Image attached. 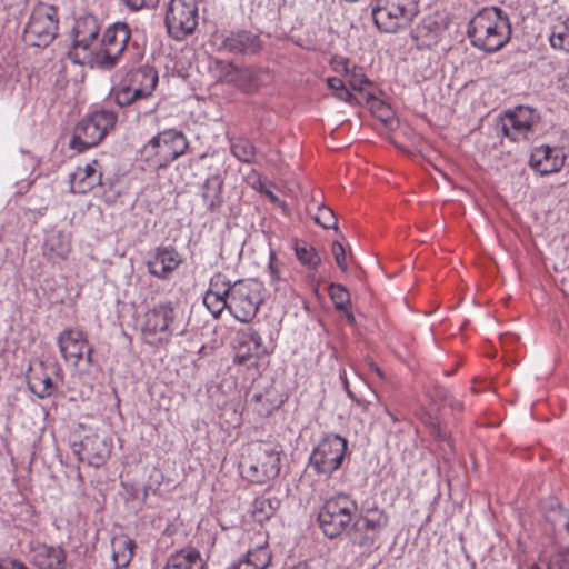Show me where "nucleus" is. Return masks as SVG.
I'll return each instance as SVG.
<instances>
[{
	"label": "nucleus",
	"mask_w": 569,
	"mask_h": 569,
	"mask_svg": "<svg viewBox=\"0 0 569 569\" xmlns=\"http://www.w3.org/2000/svg\"><path fill=\"white\" fill-rule=\"evenodd\" d=\"M468 36L473 47L487 52H495L510 39L511 26L501 9L486 8L470 21Z\"/></svg>",
	"instance_id": "1"
},
{
	"label": "nucleus",
	"mask_w": 569,
	"mask_h": 569,
	"mask_svg": "<svg viewBox=\"0 0 569 569\" xmlns=\"http://www.w3.org/2000/svg\"><path fill=\"white\" fill-rule=\"evenodd\" d=\"M100 26L97 18L86 14L78 18L72 29V40H86L98 38Z\"/></svg>",
	"instance_id": "33"
},
{
	"label": "nucleus",
	"mask_w": 569,
	"mask_h": 569,
	"mask_svg": "<svg viewBox=\"0 0 569 569\" xmlns=\"http://www.w3.org/2000/svg\"><path fill=\"white\" fill-rule=\"evenodd\" d=\"M292 569H312L307 562H299Z\"/></svg>",
	"instance_id": "57"
},
{
	"label": "nucleus",
	"mask_w": 569,
	"mask_h": 569,
	"mask_svg": "<svg viewBox=\"0 0 569 569\" xmlns=\"http://www.w3.org/2000/svg\"><path fill=\"white\" fill-rule=\"evenodd\" d=\"M57 9L47 3L37 4L24 28V40L30 46L47 47L57 36Z\"/></svg>",
	"instance_id": "9"
},
{
	"label": "nucleus",
	"mask_w": 569,
	"mask_h": 569,
	"mask_svg": "<svg viewBox=\"0 0 569 569\" xmlns=\"http://www.w3.org/2000/svg\"><path fill=\"white\" fill-rule=\"evenodd\" d=\"M443 33V27L435 19H425L419 27V34L427 38V44L436 43Z\"/></svg>",
	"instance_id": "42"
},
{
	"label": "nucleus",
	"mask_w": 569,
	"mask_h": 569,
	"mask_svg": "<svg viewBox=\"0 0 569 569\" xmlns=\"http://www.w3.org/2000/svg\"><path fill=\"white\" fill-rule=\"evenodd\" d=\"M166 26L170 36L177 40L193 32L198 26L196 0H171L166 13Z\"/></svg>",
	"instance_id": "11"
},
{
	"label": "nucleus",
	"mask_w": 569,
	"mask_h": 569,
	"mask_svg": "<svg viewBox=\"0 0 569 569\" xmlns=\"http://www.w3.org/2000/svg\"><path fill=\"white\" fill-rule=\"evenodd\" d=\"M332 70L340 74V79H345L348 73L352 70V63L343 57H333L331 60Z\"/></svg>",
	"instance_id": "47"
},
{
	"label": "nucleus",
	"mask_w": 569,
	"mask_h": 569,
	"mask_svg": "<svg viewBox=\"0 0 569 569\" xmlns=\"http://www.w3.org/2000/svg\"><path fill=\"white\" fill-rule=\"evenodd\" d=\"M241 282H242L241 280H237V281L233 282V284L238 286V284H241Z\"/></svg>",
	"instance_id": "59"
},
{
	"label": "nucleus",
	"mask_w": 569,
	"mask_h": 569,
	"mask_svg": "<svg viewBox=\"0 0 569 569\" xmlns=\"http://www.w3.org/2000/svg\"><path fill=\"white\" fill-rule=\"evenodd\" d=\"M347 449V439L335 433L326 435L312 449L309 466L317 475L329 477L342 466Z\"/></svg>",
	"instance_id": "8"
},
{
	"label": "nucleus",
	"mask_w": 569,
	"mask_h": 569,
	"mask_svg": "<svg viewBox=\"0 0 569 569\" xmlns=\"http://www.w3.org/2000/svg\"><path fill=\"white\" fill-rule=\"evenodd\" d=\"M136 542L127 535L114 536L111 540V558L114 569H124L133 558Z\"/></svg>",
	"instance_id": "27"
},
{
	"label": "nucleus",
	"mask_w": 569,
	"mask_h": 569,
	"mask_svg": "<svg viewBox=\"0 0 569 569\" xmlns=\"http://www.w3.org/2000/svg\"><path fill=\"white\" fill-rule=\"evenodd\" d=\"M130 28L124 22H116L103 33L100 41L103 68L113 67L130 40Z\"/></svg>",
	"instance_id": "13"
},
{
	"label": "nucleus",
	"mask_w": 569,
	"mask_h": 569,
	"mask_svg": "<svg viewBox=\"0 0 569 569\" xmlns=\"http://www.w3.org/2000/svg\"><path fill=\"white\" fill-rule=\"evenodd\" d=\"M418 13L416 0H373L371 14L377 28L387 33L406 29Z\"/></svg>",
	"instance_id": "3"
},
{
	"label": "nucleus",
	"mask_w": 569,
	"mask_h": 569,
	"mask_svg": "<svg viewBox=\"0 0 569 569\" xmlns=\"http://www.w3.org/2000/svg\"><path fill=\"white\" fill-rule=\"evenodd\" d=\"M326 289H328L329 291V295L331 297V300L333 301L335 303V307L339 310H342L345 311L348 320L350 322H353L355 321V317L353 315L348 311L347 307L349 306L350 303V293L349 291L347 290V287H325Z\"/></svg>",
	"instance_id": "38"
},
{
	"label": "nucleus",
	"mask_w": 569,
	"mask_h": 569,
	"mask_svg": "<svg viewBox=\"0 0 569 569\" xmlns=\"http://www.w3.org/2000/svg\"><path fill=\"white\" fill-rule=\"evenodd\" d=\"M64 559L61 548L47 545L38 546L32 555V561L39 569H62Z\"/></svg>",
	"instance_id": "28"
},
{
	"label": "nucleus",
	"mask_w": 569,
	"mask_h": 569,
	"mask_svg": "<svg viewBox=\"0 0 569 569\" xmlns=\"http://www.w3.org/2000/svg\"><path fill=\"white\" fill-rule=\"evenodd\" d=\"M539 113L526 106H519L506 113L502 119V131L512 141L528 139L539 123Z\"/></svg>",
	"instance_id": "12"
},
{
	"label": "nucleus",
	"mask_w": 569,
	"mask_h": 569,
	"mask_svg": "<svg viewBox=\"0 0 569 569\" xmlns=\"http://www.w3.org/2000/svg\"><path fill=\"white\" fill-rule=\"evenodd\" d=\"M182 259L172 247L157 248L152 258L148 262L150 273L167 279L169 274L178 268Z\"/></svg>",
	"instance_id": "24"
},
{
	"label": "nucleus",
	"mask_w": 569,
	"mask_h": 569,
	"mask_svg": "<svg viewBox=\"0 0 569 569\" xmlns=\"http://www.w3.org/2000/svg\"><path fill=\"white\" fill-rule=\"evenodd\" d=\"M158 83V72L149 66H143L130 72L127 79L122 80L114 92L117 104L124 107L136 100L149 97Z\"/></svg>",
	"instance_id": "10"
},
{
	"label": "nucleus",
	"mask_w": 569,
	"mask_h": 569,
	"mask_svg": "<svg viewBox=\"0 0 569 569\" xmlns=\"http://www.w3.org/2000/svg\"><path fill=\"white\" fill-rule=\"evenodd\" d=\"M549 42L552 49L569 52V17H558L555 19Z\"/></svg>",
	"instance_id": "31"
},
{
	"label": "nucleus",
	"mask_w": 569,
	"mask_h": 569,
	"mask_svg": "<svg viewBox=\"0 0 569 569\" xmlns=\"http://www.w3.org/2000/svg\"><path fill=\"white\" fill-rule=\"evenodd\" d=\"M331 251H332V254L335 257V260H336V263L338 264V267L342 271H346L348 268V263H347L346 251H345V248L342 247V244L338 241H335L332 243Z\"/></svg>",
	"instance_id": "48"
},
{
	"label": "nucleus",
	"mask_w": 569,
	"mask_h": 569,
	"mask_svg": "<svg viewBox=\"0 0 569 569\" xmlns=\"http://www.w3.org/2000/svg\"><path fill=\"white\" fill-rule=\"evenodd\" d=\"M188 148L184 134L178 130H164L143 146L142 158L153 167L161 168L182 156Z\"/></svg>",
	"instance_id": "5"
},
{
	"label": "nucleus",
	"mask_w": 569,
	"mask_h": 569,
	"mask_svg": "<svg viewBox=\"0 0 569 569\" xmlns=\"http://www.w3.org/2000/svg\"><path fill=\"white\" fill-rule=\"evenodd\" d=\"M561 84L565 89L569 90V68L565 76L560 79Z\"/></svg>",
	"instance_id": "56"
},
{
	"label": "nucleus",
	"mask_w": 569,
	"mask_h": 569,
	"mask_svg": "<svg viewBox=\"0 0 569 569\" xmlns=\"http://www.w3.org/2000/svg\"><path fill=\"white\" fill-rule=\"evenodd\" d=\"M0 569H28L27 566L20 561L4 559L0 561Z\"/></svg>",
	"instance_id": "52"
},
{
	"label": "nucleus",
	"mask_w": 569,
	"mask_h": 569,
	"mask_svg": "<svg viewBox=\"0 0 569 569\" xmlns=\"http://www.w3.org/2000/svg\"><path fill=\"white\" fill-rule=\"evenodd\" d=\"M565 159L561 149L539 146L532 150L529 164L540 176H547L560 171L565 164Z\"/></svg>",
	"instance_id": "19"
},
{
	"label": "nucleus",
	"mask_w": 569,
	"mask_h": 569,
	"mask_svg": "<svg viewBox=\"0 0 569 569\" xmlns=\"http://www.w3.org/2000/svg\"><path fill=\"white\" fill-rule=\"evenodd\" d=\"M262 358H257V363H252L251 361H248L247 365H242L243 367H246L249 371H252V377L256 378L258 376H260L261 373V370H260V361H261Z\"/></svg>",
	"instance_id": "53"
},
{
	"label": "nucleus",
	"mask_w": 569,
	"mask_h": 569,
	"mask_svg": "<svg viewBox=\"0 0 569 569\" xmlns=\"http://www.w3.org/2000/svg\"><path fill=\"white\" fill-rule=\"evenodd\" d=\"M58 345L63 359L77 366L86 355L87 362H92V349L84 335L74 329H67L58 337Z\"/></svg>",
	"instance_id": "15"
},
{
	"label": "nucleus",
	"mask_w": 569,
	"mask_h": 569,
	"mask_svg": "<svg viewBox=\"0 0 569 569\" xmlns=\"http://www.w3.org/2000/svg\"><path fill=\"white\" fill-rule=\"evenodd\" d=\"M251 401L253 403L254 411L263 417L269 416L278 407V402L276 400H271L268 393L254 395Z\"/></svg>",
	"instance_id": "44"
},
{
	"label": "nucleus",
	"mask_w": 569,
	"mask_h": 569,
	"mask_svg": "<svg viewBox=\"0 0 569 569\" xmlns=\"http://www.w3.org/2000/svg\"><path fill=\"white\" fill-rule=\"evenodd\" d=\"M30 389L39 397L46 398L56 390L52 379L46 373H32L29 379Z\"/></svg>",
	"instance_id": "37"
},
{
	"label": "nucleus",
	"mask_w": 569,
	"mask_h": 569,
	"mask_svg": "<svg viewBox=\"0 0 569 569\" xmlns=\"http://www.w3.org/2000/svg\"><path fill=\"white\" fill-rule=\"evenodd\" d=\"M295 252L298 260L309 268H315L320 262V257L316 249L307 242H296Z\"/></svg>",
	"instance_id": "40"
},
{
	"label": "nucleus",
	"mask_w": 569,
	"mask_h": 569,
	"mask_svg": "<svg viewBox=\"0 0 569 569\" xmlns=\"http://www.w3.org/2000/svg\"><path fill=\"white\" fill-rule=\"evenodd\" d=\"M315 221L325 229L336 228L337 219L330 208L320 206L315 216Z\"/></svg>",
	"instance_id": "45"
},
{
	"label": "nucleus",
	"mask_w": 569,
	"mask_h": 569,
	"mask_svg": "<svg viewBox=\"0 0 569 569\" xmlns=\"http://www.w3.org/2000/svg\"><path fill=\"white\" fill-rule=\"evenodd\" d=\"M254 188L263 193L272 203L278 206H283V202L269 189L267 188V184L261 179L258 180Z\"/></svg>",
	"instance_id": "49"
},
{
	"label": "nucleus",
	"mask_w": 569,
	"mask_h": 569,
	"mask_svg": "<svg viewBox=\"0 0 569 569\" xmlns=\"http://www.w3.org/2000/svg\"><path fill=\"white\" fill-rule=\"evenodd\" d=\"M367 101L370 103L371 111L380 119L385 124L391 127L395 121L393 111L385 102L376 99L372 93L366 94Z\"/></svg>",
	"instance_id": "39"
},
{
	"label": "nucleus",
	"mask_w": 569,
	"mask_h": 569,
	"mask_svg": "<svg viewBox=\"0 0 569 569\" xmlns=\"http://www.w3.org/2000/svg\"><path fill=\"white\" fill-rule=\"evenodd\" d=\"M340 379H341V381H342V385H343V388H345V390H346L347 395H348L350 398H353V395H352V392H351V391H350V389H349V382H348V380H347V376H346V371H345V370H341V371H340Z\"/></svg>",
	"instance_id": "54"
},
{
	"label": "nucleus",
	"mask_w": 569,
	"mask_h": 569,
	"mask_svg": "<svg viewBox=\"0 0 569 569\" xmlns=\"http://www.w3.org/2000/svg\"><path fill=\"white\" fill-rule=\"evenodd\" d=\"M234 288L236 287H220L219 290L209 288L203 296V305L214 317H218L224 308L230 309L231 289Z\"/></svg>",
	"instance_id": "30"
},
{
	"label": "nucleus",
	"mask_w": 569,
	"mask_h": 569,
	"mask_svg": "<svg viewBox=\"0 0 569 569\" xmlns=\"http://www.w3.org/2000/svg\"><path fill=\"white\" fill-rule=\"evenodd\" d=\"M80 446L81 451H77L79 460L87 461L94 467L101 466L108 459L112 448L108 439L98 435L86 436Z\"/></svg>",
	"instance_id": "21"
},
{
	"label": "nucleus",
	"mask_w": 569,
	"mask_h": 569,
	"mask_svg": "<svg viewBox=\"0 0 569 569\" xmlns=\"http://www.w3.org/2000/svg\"><path fill=\"white\" fill-rule=\"evenodd\" d=\"M102 173L97 160L78 167L70 174L71 191L74 193H86L101 183Z\"/></svg>",
	"instance_id": "23"
},
{
	"label": "nucleus",
	"mask_w": 569,
	"mask_h": 569,
	"mask_svg": "<svg viewBox=\"0 0 569 569\" xmlns=\"http://www.w3.org/2000/svg\"><path fill=\"white\" fill-rule=\"evenodd\" d=\"M234 81L232 84L237 86L242 90L252 89L258 81V73L251 68H238Z\"/></svg>",
	"instance_id": "43"
},
{
	"label": "nucleus",
	"mask_w": 569,
	"mask_h": 569,
	"mask_svg": "<svg viewBox=\"0 0 569 569\" xmlns=\"http://www.w3.org/2000/svg\"><path fill=\"white\" fill-rule=\"evenodd\" d=\"M213 76L221 82L233 83L238 68L231 62L214 60L210 66Z\"/></svg>",
	"instance_id": "41"
},
{
	"label": "nucleus",
	"mask_w": 569,
	"mask_h": 569,
	"mask_svg": "<svg viewBox=\"0 0 569 569\" xmlns=\"http://www.w3.org/2000/svg\"><path fill=\"white\" fill-rule=\"evenodd\" d=\"M370 368H371L375 372H377L380 377H382V372H381L380 368H379L377 365H375V363H370Z\"/></svg>",
	"instance_id": "58"
},
{
	"label": "nucleus",
	"mask_w": 569,
	"mask_h": 569,
	"mask_svg": "<svg viewBox=\"0 0 569 569\" xmlns=\"http://www.w3.org/2000/svg\"><path fill=\"white\" fill-rule=\"evenodd\" d=\"M281 450L270 442H252L240 462V471L244 479L252 483L263 485L280 472Z\"/></svg>",
	"instance_id": "2"
},
{
	"label": "nucleus",
	"mask_w": 569,
	"mask_h": 569,
	"mask_svg": "<svg viewBox=\"0 0 569 569\" xmlns=\"http://www.w3.org/2000/svg\"><path fill=\"white\" fill-rule=\"evenodd\" d=\"M327 83L337 99L349 104L358 103V98L350 92L347 86L359 92H366V88L370 86V81L363 74L362 69L355 64H352V70L345 79H340V77L328 78Z\"/></svg>",
	"instance_id": "16"
},
{
	"label": "nucleus",
	"mask_w": 569,
	"mask_h": 569,
	"mask_svg": "<svg viewBox=\"0 0 569 569\" xmlns=\"http://www.w3.org/2000/svg\"><path fill=\"white\" fill-rule=\"evenodd\" d=\"M547 520L551 522L555 531H562L569 536V511L563 509L557 499L550 501V510ZM548 569H569V547L555 552L548 562Z\"/></svg>",
	"instance_id": "17"
},
{
	"label": "nucleus",
	"mask_w": 569,
	"mask_h": 569,
	"mask_svg": "<svg viewBox=\"0 0 569 569\" xmlns=\"http://www.w3.org/2000/svg\"><path fill=\"white\" fill-rule=\"evenodd\" d=\"M71 251V242L69 234L52 230L47 233L43 246L44 257L52 263L64 261Z\"/></svg>",
	"instance_id": "25"
},
{
	"label": "nucleus",
	"mask_w": 569,
	"mask_h": 569,
	"mask_svg": "<svg viewBox=\"0 0 569 569\" xmlns=\"http://www.w3.org/2000/svg\"><path fill=\"white\" fill-rule=\"evenodd\" d=\"M388 525V516L380 509L373 508L355 520L353 531L358 535V543L366 546L372 542L380 531ZM357 539V537L355 538Z\"/></svg>",
	"instance_id": "18"
},
{
	"label": "nucleus",
	"mask_w": 569,
	"mask_h": 569,
	"mask_svg": "<svg viewBox=\"0 0 569 569\" xmlns=\"http://www.w3.org/2000/svg\"><path fill=\"white\" fill-rule=\"evenodd\" d=\"M432 433L435 435V437L440 439L449 450H452V442L450 437L445 431H442L440 427L433 426Z\"/></svg>",
	"instance_id": "51"
},
{
	"label": "nucleus",
	"mask_w": 569,
	"mask_h": 569,
	"mask_svg": "<svg viewBox=\"0 0 569 569\" xmlns=\"http://www.w3.org/2000/svg\"><path fill=\"white\" fill-rule=\"evenodd\" d=\"M241 560L252 569H267L272 560L267 540L263 538L256 547L248 549Z\"/></svg>",
	"instance_id": "32"
},
{
	"label": "nucleus",
	"mask_w": 569,
	"mask_h": 569,
	"mask_svg": "<svg viewBox=\"0 0 569 569\" xmlns=\"http://www.w3.org/2000/svg\"><path fill=\"white\" fill-rule=\"evenodd\" d=\"M216 40H220L219 47L229 52H254L259 47L258 38L247 31L217 37Z\"/></svg>",
	"instance_id": "26"
},
{
	"label": "nucleus",
	"mask_w": 569,
	"mask_h": 569,
	"mask_svg": "<svg viewBox=\"0 0 569 569\" xmlns=\"http://www.w3.org/2000/svg\"><path fill=\"white\" fill-rule=\"evenodd\" d=\"M142 339L150 346L168 343L176 330V310L170 303H159L146 311L140 320Z\"/></svg>",
	"instance_id": "6"
},
{
	"label": "nucleus",
	"mask_w": 569,
	"mask_h": 569,
	"mask_svg": "<svg viewBox=\"0 0 569 569\" xmlns=\"http://www.w3.org/2000/svg\"><path fill=\"white\" fill-rule=\"evenodd\" d=\"M228 569H252L248 563H244L241 559L233 562Z\"/></svg>",
	"instance_id": "55"
},
{
	"label": "nucleus",
	"mask_w": 569,
	"mask_h": 569,
	"mask_svg": "<svg viewBox=\"0 0 569 569\" xmlns=\"http://www.w3.org/2000/svg\"><path fill=\"white\" fill-rule=\"evenodd\" d=\"M101 44L98 38L86 40H72L69 51L70 59L81 66L103 68Z\"/></svg>",
	"instance_id": "20"
},
{
	"label": "nucleus",
	"mask_w": 569,
	"mask_h": 569,
	"mask_svg": "<svg viewBox=\"0 0 569 569\" xmlns=\"http://www.w3.org/2000/svg\"><path fill=\"white\" fill-rule=\"evenodd\" d=\"M357 510L358 505L349 495H336L321 507L318 515L319 526L327 537L336 538L351 523Z\"/></svg>",
	"instance_id": "4"
},
{
	"label": "nucleus",
	"mask_w": 569,
	"mask_h": 569,
	"mask_svg": "<svg viewBox=\"0 0 569 569\" xmlns=\"http://www.w3.org/2000/svg\"><path fill=\"white\" fill-rule=\"evenodd\" d=\"M268 353L261 336L252 328H246L237 332L234 339L236 365H247L248 361L257 363V358H262Z\"/></svg>",
	"instance_id": "14"
},
{
	"label": "nucleus",
	"mask_w": 569,
	"mask_h": 569,
	"mask_svg": "<svg viewBox=\"0 0 569 569\" xmlns=\"http://www.w3.org/2000/svg\"><path fill=\"white\" fill-rule=\"evenodd\" d=\"M530 569H540L538 566H531Z\"/></svg>",
	"instance_id": "60"
},
{
	"label": "nucleus",
	"mask_w": 569,
	"mask_h": 569,
	"mask_svg": "<svg viewBox=\"0 0 569 569\" xmlns=\"http://www.w3.org/2000/svg\"><path fill=\"white\" fill-rule=\"evenodd\" d=\"M201 553L194 548L182 549L171 555L164 569H204Z\"/></svg>",
	"instance_id": "29"
},
{
	"label": "nucleus",
	"mask_w": 569,
	"mask_h": 569,
	"mask_svg": "<svg viewBox=\"0 0 569 569\" xmlns=\"http://www.w3.org/2000/svg\"><path fill=\"white\" fill-rule=\"evenodd\" d=\"M116 121L117 114L110 110H99L88 114L74 128L70 147L81 152L97 146L114 127Z\"/></svg>",
	"instance_id": "7"
},
{
	"label": "nucleus",
	"mask_w": 569,
	"mask_h": 569,
	"mask_svg": "<svg viewBox=\"0 0 569 569\" xmlns=\"http://www.w3.org/2000/svg\"><path fill=\"white\" fill-rule=\"evenodd\" d=\"M248 289L249 287H240L238 291L231 289L230 296V310L243 322L256 316L260 303V297L251 295Z\"/></svg>",
	"instance_id": "22"
},
{
	"label": "nucleus",
	"mask_w": 569,
	"mask_h": 569,
	"mask_svg": "<svg viewBox=\"0 0 569 569\" xmlns=\"http://www.w3.org/2000/svg\"><path fill=\"white\" fill-rule=\"evenodd\" d=\"M279 506L280 500L274 497H258L252 503V516L257 521L263 522L273 516Z\"/></svg>",
	"instance_id": "34"
},
{
	"label": "nucleus",
	"mask_w": 569,
	"mask_h": 569,
	"mask_svg": "<svg viewBox=\"0 0 569 569\" xmlns=\"http://www.w3.org/2000/svg\"><path fill=\"white\" fill-rule=\"evenodd\" d=\"M268 271L270 273V281L276 282L283 280L281 276L280 262L277 258L276 252L272 249H270L269 251Z\"/></svg>",
	"instance_id": "46"
},
{
	"label": "nucleus",
	"mask_w": 569,
	"mask_h": 569,
	"mask_svg": "<svg viewBox=\"0 0 569 569\" xmlns=\"http://www.w3.org/2000/svg\"><path fill=\"white\" fill-rule=\"evenodd\" d=\"M130 9L139 10L143 7H152L159 2V0H122Z\"/></svg>",
	"instance_id": "50"
},
{
	"label": "nucleus",
	"mask_w": 569,
	"mask_h": 569,
	"mask_svg": "<svg viewBox=\"0 0 569 569\" xmlns=\"http://www.w3.org/2000/svg\"><path fill=\"white\" fill-rule=\"evenodd\" d=\"M221 189H222V181L219 177L212 176L209 177L204 184H203V200L204 203L210 208L213 209L221 202Z\"/></svg>",
	"instance_id": "35"
},
{
	"label": "nucleus",
	"mask_w": 569,
	"mask_h": 569,
	"mask_svg": "<svg viewBox=\"0 0 569 569\" xmlns=\"http://www.w3.org/2000/svg\"><path fill=\"white\" fill-rule=\"evenodd\" d=\"M231 153L240 161L251 163L254 160L256 148L251 141L246 138L231 140Z\"/></svg>",
	"instance_id": "36"
}]
</instances>
